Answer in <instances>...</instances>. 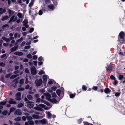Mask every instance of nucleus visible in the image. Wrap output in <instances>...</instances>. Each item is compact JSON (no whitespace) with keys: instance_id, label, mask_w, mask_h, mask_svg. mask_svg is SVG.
Segmentation results:
<instances>
[{"instance_id":"1","label":"nucleus","mask_w":125,"mask_h":125,"mask_svg":"<svg viewBox=\"0 0 125 125\" xmlns=\"http://www.w3.org/2000/svg\"><path fill=\"white\" fill-rule=\"evenodd\" d=\"M118 41L121 43H123L125 42V33L121 32L119 34Z\"/></svg>"},{"instance_id":"2","label":"nucleus","mask_w":125,"mask_h":125,"mask_svg":"<svg viewBox=\"0 0 125 125\" xmlns=\"http://www.w3.org/2000/svg\"><path fill=\"white\" fill-rule=\"evenodd\" d=\"M31 74L33 75H35L37 73L35 68L34 66L31 67Z\"/></svg>"},{"instance_id":"3","label":"nucleus","mask_w":125,"mask_h":125,"mask_svg":"<svg viewBox=\"0 0 125 125\" xmlns=\"http://www.w3.org/2000/svg\"><path fill=\"white\" fill-rule=\"evenodd\" d=\"M17 16H15L14 15H13L10 18L9 21V22L10 23L11 22H14L17 19Z\"/></svg>"},{"instance_id":"4","label":"nucleus","mask_w":125,"mask_h":125,"mask_svg":"<svg viewBox=\"0 0 125 125\" xmlns=\"http://www.w3.org/2000/svg\"><path fill=\"white\" fill-rule=\"evenodd\" d=\"M15 79L12 82V83H13L14 82V84H13L12 85L15 87H16L17 86V84L19 82L18 80V79Z\"/></svg>"},{"instance_id":"5","label":"nucleus","mask_w":125,"mask_h":125,"mask_svg":"<svg viewBox=\"0 0 125 125\" xmlns=\"http://www.w3.org/2000/svg\"><path fill=\"white\" fill-rule=\"evenodd\" d=\"M14 114L17 115H20L22 114L21 111L19 109H17L14 113Z\"/></svg>"},{"instance_id":"6","label":"nucleus","mask_w":125,"mask_h":125,"mask_svg":"<svg viewBox=\"0 0 125 125\" xmlns=\"http://www.w3.org/2000/svg\"><path fill=\"white\" fill-rule=\"evenodd\" d=\"M45 95L47 99L49 101L51 100V95L49 93H47L45 94Z\"/></svg>"},{"instance_id":"7","label":"nucleus","mask_w":125,"mask_h":125,"mask_svg":"<svg viewBox=\"0 0 125 125\" xmlns=\"http://www.w3.org/2000/svg\"><path fill=\"white\" fill-rule=\"evenodd\" d=\"M40 107L44 108L45 110H48L49 108L48 107L46 106L45 105L43 104H40V110H42V109L40 108Z\"/></svg>"},{"instance_id":"8","label":"nucleus","mask_w":125,"mask_h":125,"mask_svg":"<svg viewBox=\"0 0 125 125\" xmlns=\"http://www.w3.org/2000/svg\"><path fill=\"white\" fill-rule=\"evenodd\" d=\"M56 93L59 96H60V95L61 94L62 95H63V92H61V91L60 90H56Z\"/></svg>"},{"instance_id":"9","label":"nucleus","mask_w":125,"mask_h":125,"mask_svg":"<svg viewBox=\"0 0 125 125\" xmlns=\"http://www.w3.org/2000/svg\"><path fill=\"white\" fill-rule=\"evenodd\" d=\"M13 99L12 98H10V100H9L8 101L9 103L10 104H16V102L15 101H13Z\"/></svg>"},{"instance_id":"10","label":"nucleus","mask_w":125,"mask_h":125,"mask_svg":"<svg viewBox=\"0 0 125 125\" xmlns=\"http://www.w3.org/2000/svg\"><path fill=\"white\" fill-rule=\"evenodd\" d=\"M23 25L25 26V27L26 28H27L28 26L27 24L28 23V20L26 19L23 22Z\"/></svg>"},{"instance_id":"11","label":"nucleus","mask_w":125,"mask_h":125,"mask_svg":"<svg viewBox=\"0 0 125 125\" xmlns=\"http://www.w3.org/2000/svg\"><path fill=\"white\" fill-rule=\"evenodd\" d=\"M46 113L47 115V118H50L52 117L51 114L49 112H46Z\"/></svg>"},{"instance_id":"12","label":"nucleus","mask_w":125,"mask_h":125,"mask_svg":"<svg viewBox=\"0 0 125 125\" xmlns=\"http://www.w3.org/2000/svg\"><path fill=\"white\" fill-rule=\"evenodd\" d=\"M44 61V60L42 57L41 56L40 57V65L43 64Z\"/></svg>"},{"instance_id":"13","label":"nucleus","mask_w":125,"mask_h":125,"mask_svg":"<svg viewBox=\"0 0 125 125\" xmlns=\"http://www.w3.org/2000/svg\"><path fill=\"white\" fill-rule=\"evenodd\" d=\"M8 11L9 16H10L11 15L14 14V12L13 10L9 9Z\"/></svg>"},{"instance_id":"14","label":"nucleus","mask_w":125,"mask_h":125,"mask_svg":"<svg viewBox=\"0 0 125 125\" xmlns=\"http://www.w3.org/2000/svg\"><path fill=\"white\" fill-rule=\"evenodd\" d=\"M47 121V120L44 119L40 121V123L43 124H45L46 123Z\"/></svg>"},{"instance_id":"15","label":"nucleus","mask_w":125,"mask_h":125,"mask_svg":"<svg viewBox=\"0 0 125 125\" xmlns=\"http://www.w3.org/2000/svg\"><path fill=\"white\" fill-rule=\"evenodd\" d=\"M50 101L52 102L55 103H56L59 102L54 98H53L52 99H51Z\"/></svg>"},{"instance_id":"16","label":"nucleus","mask_w":125,"mask_h":125,"mask_svg":"<svg viewBox=\"0 0 125 125\" xmlns=\"http://www.w3.org/2000/svg\"><path fill=\"white\" fill-rule=\"evenodd\" d=\"M6 12V10L5 9H3L2 8H0V14L5 12Z\"/></svg>"},{"instance_id":"17","label":"nucleus","mask_w":125,"mask_h":125,"mask_svg":"<svg viewBox=\"0 0 125 125\" xmlns=\"http://www.w3.org/2000/svg\"><path fill=\"white\" fill-rule=\"evenodd\" d=\"M27 106L28 107H29V108H31L33 106V104L30 102L29 104H27Z\"/></svg>"},{"instance_id":"18","label":"nucleus","mask_w":125,"mask_h":125,"mask_svg":"<svg viewBox=\"0 0 125 125\" xmlns=\"http://www.w3.org/2000/svg\"><path fill=\"white\" fill-rule=\"evenodd\" d=\"M14 54L18 56H21L23 55V53L21 52H16L14 53Z\"/></svg>"},{"instance_id":"19","label":"nucleus","mask_w":125,"mask_h":125,"mask_svg":"<svg viewBox=\"0 0 125 125\" xmlns=\"http://www.w3.org/2000/svg\"><path fill=\"white\" fill-rule=\"evenodd\" d=\"M32 117L34 119H39V116L35 114H33L32 115Z\"/></svg>"},{"instance_id":"20","label":"nucleus","mask_w":125,"mask_h":125,"mask_svg":"<svg viewBox=\"0 0 125 125\" xmlns=\"http://www.w3.org/2000/svg\"><path fill=\"white\" fill-rule=\"evenodd\" d=\"M35 83L36 84V85L37 86H39V79H37L35 81Z\"/></svg>"},{"instance_id":"21","label":"nucleus","mask_w":125,"mask_h":125,"mask_svg":"<svg viewBox=\"0 0 125 125\" xmlns=\"http://www.w3.org/2000/svg\"><path fill=\"white\" fill-rule=\"evenodd\" d=\"M111 90L108 88L105 89L104 90V92L106 93H108L111 92Z\"/></svg>"},{"instance_id":"22","label":"nucleus","mask_w":125,"mask_h":125,"mask_svg":"<svg viewBox=\"0 0 125 125\" xmlns=\"http://www.w3.org/2000/svg\"><path fill=\"white\" fill-rule=\"evenodd\" d=\"M9 18V16H8L6 15L4 16L1 19V20L4 21L6 20L7 19Z\"/></svg>"},{"instance_id":"23","label":"nucleus","mask_w":125,"mask_h":125,"mask_svg":"<svg viewBox=\"0 0 125 125\" xmlns=\"http://www.w3.org/2000/svg\"><path fill=\"white\" fill-rule=\"evenodd\" d=\"M33 3L34 1L33 0H31V2L29 5V6L30 7L31 9V7L33 5Z\"/></svg>"},{"instance_id":"24","label":"nucleus","mask_w":125,"mask_h":125,"mask_svg":"<svg viewBox=\"0 0 125 125\" xmlns=\"http://www.w3.org/2000/svg\"><path fill=\"white\" fill-rule=\"evenodd\" d=\"M24 79H21L19 81V83L21 85H22L24 83Z\"/></svg>"},{"instance_id":"25","label":"nucleus","mask_w":125,"mask_h":125,"mask_svg":"<svg viewBox=\"0 0 125 125\" xmlns=\"http://www.w3.org/2000/svg\"><path fill=\"white\" fill-rule=\"evenodd\" d=\"M48 7L51 10H53L54 9V7L53 5L52 4H51L49 5L48 6Z\"/></svg>"},{"instance_id":"26","label":"nucleus","mask_w":125,"mask_h":125,"mask_svg":"<svg viewBox=\"0 0 125 125\" xmlns=\"http://www.w3.org/2000/svg\"><path fill=\"white\" fill-rule=\"evenodd\" d=\"M2 38L5 41L8 42L10 41V39L9 38H6L4 37H2Z\"/></svg>"},{"instance_id":"27","label":"nucleus","mask_w":125,"mask_h":125,"mask_svg":"<svg viewBox=\"0 0 125 125\" xmlns=\"http://www.w3.org/2000/svg\"><path fill=\"white\" fill-rule=\"evenodd\" d=\"M8 113L7 110H4L2 112V114L4 116H6Z\"/></svg>"},{"instance_id":"28","label":"nucleus","mask_w":125,"mask_h":125,"mask_svg":"<svg viewBox=\"0 0 125 125\" xmlns=\"http://www.w3.org/2000/svg\"><path fill=\"white\" fill-rule=\"evenodd\" d=\"M21 118L20 117H17L16 118L14 119V120L15 121H19L21 120Z\"/></svg>"},{"instance_id":"29","label":"nucleus","mask_w":125,"mask_h":125,"mask_svg":"<svg viewBox=\"0 0 125 125\" xmlns=\"http://www.w3.org/2000/svg\"><path fill=\"white\" fill-rule=\"evenodd\" d=\"M28 121L30 125H33L34 124V122L32 120H28Z\"/></svg>"},{"instance_id":"30","label":"nucleus","mask_w":125,"mask_h":125,"mask_svg":"<svg viewBox=\"0 0 125 125\" xmlns=\"http://www.w3.org/2000/svg\"><path fill=\"white\" fill-rule=\"evenodd\" d=\"M17 48V46H15L14 47H13V48H11V51H15L16 50V49Z\"/></svg>"},{"instance_id":"31","label":"nucleus","mask_w":125,"mask_h":125,"mask_svg":"<svg viewBox=\"0 0 125 125\" xmlns=\"http://www.w3.org/2000/svg\"><path fill=\"white\" fill-rule=\"evenodd\" d=\"M54 83V81L53 80H50L48 82V83L50 85Z\"/></svg>"},{"instance_id":"32","label":"nucleus","mask_w":125,"mask_h":125,"mask_svg":"<svg viewBox=\"0 0 125 125\" xmlns=\"http://www.w3.org/2000/svg\"><path fill=\"white\" fill-rule=\"evenodd\" d=\"M24 106V104L22 103H20L18 104L17 107L18 108Z\"/></svg>"},{"instance_id":"33","label":"nucleus","mask_w":125,"mask_h":125,"mask_svg":"<svg viewBox=\"0 0 125 125\" xmlns=\"http://www.w3.org/2000/svg\"><path fill=\"white\" fill-rule=\"evenodd\" d=\"M6 103V101L4 102L1 101L0 102V105H4Z\"/></svg>"},{"instance_id":"34","label":"nucleus","mask_w":125,"mask_h":125,"mask_svg":"<svg viewBox=\"0 0 125 125\" xmlns=\"http://www.w3.org/2000/svg\"><path fill=\"white\" fill-rule=\"evenodd\" d=\"M27 98L30 100H31L32 99L33 97L31 95H27Z\"/></svg>"},{"instance_id":"35","label":"nucleus","mask_w":125,"mask_h":125,"mask_svg":"<svg viewBox=\"0 0 125 125\" xmlns=\"http://www.w3.org/2000/svg\"><path fill=\"white\" fill-rule=\"evenodd\" d=\"M15 109L16 108H15L11 107L10 108V112H12L14 111Z\"/></svg>"},{"instance_id":"36","label":"nucleus","mask_w":125,"mask_h":125,"mask_svg":"<svg viewBox=\"0 0 125 125\" xmlns=\"http://www.w3.org/2000/svg\"><path fill=\"white\" fill-rule=\"evenodd\" d=\"M82 89L83 91H86L87 90V87L85 85H83L82 86Z\"/></svg>"},{"instance_id":"37","label":"nucleus","mask_w":125,"mask_h":125,"mask_svg":"<svg viewBox=\"0 0 125 125\" xmlns=\"http://www.w3.org/2000/svg\"><path fill=\"white\" fill-rule=\"evenodd\" d=\"M20 18H21L22 17V14L20 13H18L17 15Z\"/></svg>"},{"instance_id":"38","label":"nucleus","mask_w":125,"mask_h":125,"mask_svg":"<svg viewBox=\"0 0 125 125\" xmlns=\"http://www.w3.org/2000/svg\"><path fill=\"white\" fill-rule=\"evenodd\" d=\"M113 79L114 80V85H116L118 84L117 81L115 79Z\"/></svg>"},{"instance_id":"39","label":"nucleus","mask_w":125,"mask_h":125,"mask_svg":"<svg viewBox=\"0 0 125 125\" xmlns=\"http://www.w3.org/2000/svg\"><path fill=\"white\" fill-rule=\"evenodd\" d=\"M24 90V88H19L17 89V90L18 91H23Z\"/></svg>"},{"instance_id":"40","label":"nucleus","mask_w":125,"mask_h":125,"mask_svg":"<svg viewBox=\"0 0 125 125\" xmlns=\"http://www.w3.org/2000/svg\"><path fill=\"white\" fill-rule=\"evenodd\" d=\"M24 99L25 101L26 102V103H30V102L29 101L26 97H25Z\"/></svg>"},{"instance_id":"41","label":"nucleus","mask_w":125,"mask_h":125,"mask_svg":"<svg viewBox=\"0 0 125 125\" xmlns=\"http://www.w3.org/2000/svg\"><path fill=\"white\" fill-rule=\"evenodd\" d=\"M27 119L28 120H31L32 119V118L31 116H27L26 117Z\"/></svg>"},{"instance_id":"42","label":"nucleus","mask_w":125,"mask_h":125,"mask_svg":"<svg viewBox=\"0 0 125 125\" xmlns=\"http://www.w3.org/2000/svg\"><path fill=\"white\" fill-rule=\"evenodd\" d=\"M16 96L17 97L19 96H21V94L20 92H18L16 94Z\"/></svg>"},{"instance_id":"43","label":"nucleus","mask_w":125,"mask_h":125,"mask_svg":"<svg viewBox=\"0 0 125 125\" xmlns=\"http://www.w3.org/2000/svg\"><path fill=\"white\" fill-rule=\"evenodd\" d=\"M120 95V93H119L117 92L115 93V95L117 97L119 96Z\"/></svg>"},{"instance_id":"44","label":"nucleus","mask_w":125,"mask_h":125,"mask_svg":"<svg viewBox=\"0 0 125 125\" xmlns=\"http://www.w3.org/2000/svg\"><path fill=\"white\" fill-rule=\"evenodd\" d=\"M75 96V94H70V98H72L74 97Z\"/></svg>"},{"instance_id":"45","label":"nucleus","mask_w":125,"mask_h":125,"mask_svg":"<svg viewBox=\"0 0 125 125\" xmlns=\"http://www.w3.org/2000/svg\"><path fill=\"white\" fill-rule=\"evenodd\" d=\"M18 76V75L17 74H15L14 75H12L10 77V78H14Z\"/></svg>"},{"instance_id":"46","label":"nucleus","mask_w":125,"mask_h":125,"mask_svg":"<svg viewBox=\"0 0 125 125\" xmlns=\"http://www.w3.org/2000/svg\"><path fill=\"white\" fill-rule=\"evenodd\" d=\"M16 99L17 100H21V96H19L16 97Z\"/></svg>"},{"instance_id":"47","label":"nucleus","mask_w":125,"mask_h":125,"mask_svg":"<svg viewBox=\"0 0 125 125\" xmlns=\"http://www.w3.org/2000/svg\"><path fill=\"white\" fill-rule=\"evenodd\" d=\"M51 89L54 91H55L56 89V87L55 86L52 87L51 88Z\"/></svg>"},{"instance_id":"48","label":"nucleus","mask_w":125,"mask_h":125,"mask_svg":"<svg viewBox=\"0 0 125 125\" xmlns=\"http://www.w3.org/2000/svg\"><path fill=\"white\" fill-rule=\"evenodd\" d=\"M27 57L28 58L30 59L32 58V56L31 54H28L27 55Z\"/></svg>"},{"instance_id":"49","label":"nucleus","mask_w":125,"mask_h":125,"mask_svg":"<svg viewBox=\"0 0 125 125\" xmlns=\"http://www.w3.org/2000/svg\"><path fill=\"white\" fill-rule=\"evenodd\" d=\"M34 28H31L29 30V32L30 33H32L33 32V31H34Z\"/></svg>"},{"instance_id":"50","label":"nucleus","mask_w":125,"mask_h":125,"mask_svg":"<svg viewBox=\"0 0 125 125\" xmlns=\"http://www.w3.org/2000/svg\"><path fill=\"white\" fill-rule=\"evenodd\" d=\"M49 77L48 76L46 75H44L43 76V78H48Z\"/></svg>"},{"instance_id":"51","label":"nucleus","mask_w":125,"mask_h":125,"mask_svg":"<svg viewBox=\"0 0 125 125\" xmlns=\"http://www.w3.org/2000/svg\"><path fill=\"white\" fill-rule=\"evenodd\" d=\"M93 89L95 90H97V87L96 86H94L93 87Z\"/></svg>"},{"instance_id":"52","label":"nucleus","mask_w":125,"mask_h":125,"mask_svg":"<svg viewBox=\"0 0 125 125\" xmlns=\"http://www.w3.org/2000/svg\"><path fill=\"white\" fill-rule=\"evenodd\" d=\"M118 77H119V78H123L124 77L123 75L121 74L118 75Z\"/></svg>"},{"instance_id":"53","label":"nucleus","mask_w":125,"mask_h":125,"mask_svg":"<svg viewBox=\"0 0 125 125\" xmlns=\"http://www.w3.org/2000/svg\"><path fill=\"white\" fill-rule=\"evenodd\" d=\"M11 75V74H10V73H9V74H7L6 76V78H8Z\"/></svg>"},{"instance_id":"54","label":"nucleus","mask_w":125,"mask_h":125,"mask_svg":"<svg viewBox=\"0 0 125 125\" xmlns=\"http://www.w3.org/2000/svg\"><path fill=\"white\" fill-rule=\"evenodd\" d=\"M37 58V56L36 55H35L33 56V59L34 60H36Z\"/></svg>"},{"instance_id":"55","label":"nucleus","mask_w":125,"mask_h":125,"mask_svg":"<svg viewBox=\"0 0 125 125\" xmlns=\"http://www.w3.org/2000/svg\"><path fill=\"white\" fill-rule=\"evenodd\" d=\"M34 109L36 110L39 111V106H38L37 107H34Z\"/></svg>"},{"instance_id":"56","label":"nucleus","mask_w":125,"mask_h":125,"mask_svg":"<svg viewBox=\"0 0 125 125\" xmlns=\"http://www.w3.org/2000/svg\"><path fill=\"white\" fill-rule=\"evenodd\" d=\"M5 65V64L4 63L2 62H1L0 63V66H3Z\"/></svg>"},{"instance_id":"57","label":"nucleus","mask_w":125,"mask_h":125,"mask_svg":"<svg viewBox=\"0 0 125 125\" xmlns=\"http://www.w3.org/2000/svg\"><path fill=\"white\" fill-rule=\"evenodd\" d=\"M44 73V72L43 71L41 70L40 71V74H42Z\"/></svg>"},{"instance_id":"58","label":"nucleus","mask_w":125,"mask_h":125,"mask_svg":"<svg viewBox=\"0 0 125 125\" xmlns=\"http://www.w3.org/2000/svg\"><path fill=\"white\" fill-rule=\"evenodd\" d=\"M52 96L53 97H55L56 95L55 93H53L52 94Z\"/></svg>"},{"instance_id":"59","label":"nucleus","mask_w":125,"mask_h":125,"mask_svg":"<svg viewBox=\"0 0 125 125\" xmlns=\"http://www.w3.org/2000/svg\"><path fill=\"white\" fill-rule=\"evenodd\" d=\"M26 117L24 116H23L22 118V120L24 121H25L26 120Z\"/></svg>"},{"instance_id":"60","label":"nucleus","mask_w":125,"mask_h":125,"mask_svg":"<svg viewBox=\"0 0 125 125\" xmlns=\"http://www.w3.org/2000/svg\"><path fill=\"white\" fill-rule=\"evenodd\" d=\"M30 47V45L27 46L25 47V49H29Z\"/></svg>"},{"instance_id":"61","label":"nucleus","mask_w":125,"mask_h":125,"mask_svg":"<svg viewBox=\"0 0 125 125\" xmlns=\"http://www.w3.org/2000/svg\"><path fill=\"white\" fill-rule=\"evenodd\" d=\"M28 61V60L27 59L25 58L23 60V62H27Z\"/></svg>"},{"instance_id":"62","label":"nucleus","mask_w":125,"mask_h":125,"mask_svg":"<svg viewBox=\"0 0 125 125\" xmlns=\"http://www.w3.org/2000/svg\"><path fill=\"white\" fill-rule=\"evenodd\" d=\"M25 72L27 73H28L29 72V70L28 69L26 68L25 71Z\"/></svg>"},{"instance_id":"63","label":"nucleus","mask_w":125,"mask_h":125,"mask_svg":"<svg viewBox=\"0 0 125 125\" xmlns=\"http://www.w3.org/2000/svg\"><path fill=\"white\" fill-rule=\"evenodd\" d=\"M8 43H4L3 44V45L5 46H7L8 45Z\"/></svg>"},{"instance_id":"64","label":"nucleus","mask_w":125,"mask_h":125,"mask_svg":"<svg viewBox=\"0 0 125 125\" xmlns=\"http://www.w3.org/2000/svg\"><path fill=\"white\" fill-rule=\"evenodd\" d=\"M29 85H27L25 86V88L26 89H28L29 88Z\"/></svg>"}]
</instances>
